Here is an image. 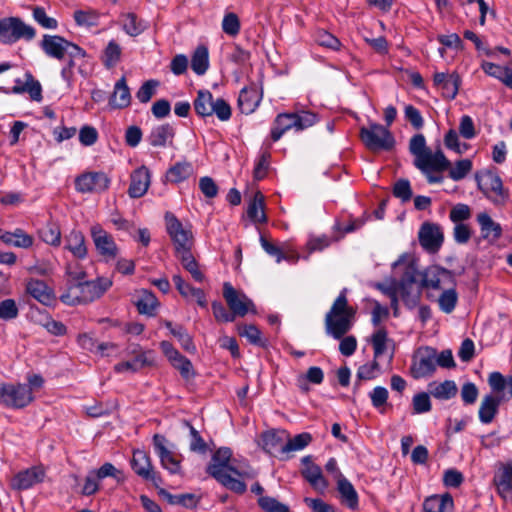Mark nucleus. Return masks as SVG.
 Instances as JSON below:
<instances>
[{
	"instance_id": "f257e3e1",
	"label": "nucleus",
	"mask_w": 512,
	"mask_h": 512,
	"mask_svg": "<svg viewBox=\"0 0 512 512\" xmlns=\"http://www.w3.org/2000/svg\"><path fill=\"white\" fill-rule=\"evenodd\" d=\"M347 289L344 288L333 302L325 316V331L334 339L341 340L339 351L344 356H351L357 348V340L354 336L344 335L352 328L356 309L348 304Z\"/></svg>"
},
{
	"instance_id": "f03ea898",
	"label": "nucleus",
	"mask_w": 512,
	"mask_h": 512,
	"mask_svg": "<svg viewBox=\"0 0 512 512\" xmlns=\"http://www.w3.org/2000/svg\"><path fill=\"white\" fill-rule=\"evenodd\" d=\"M232 457V451L230 448L222 447L219 448L212 456L211 463L207 466V473L216 479L221 485L227 489L237 493L243 494L247 486L246 484L233 477L232 474L240 476L236 468L229 465V461Z\"/></svg>"
},
{
	"instance_id": "7ed1b4c3",
	"label": "nucleus",
	"mask_w": 512,
	"mask_h": 512,
	"mask_svg": "<svg viewBox=\"0 0 512 512\" xmlns=\"http://www.w3.org/2000/svg\"><path fill=\"white\" fill-rule=\"evenodd\" d=\"M113 282L108 277H98L92 281L71 283L67 292L60 299L67 305L87 304L99 299L112 286Z\"/></svg>"
},
{
	"instance_id": "20e7f679",
	"label": "nucleus",
	"mask_w": 512,
	"mask_h": 512,
	"mask_svg": "<svg viewBox=\"0 0 512 512\" xmlns=\"http://www.w3.org/2000/svg\"><path fill=\"white\" fill-rule=\"evenodd\" d=\"M360 139L367 149L373 152L391 151L395 146V138L388 127L370 122L360 128Z\"/></svg>"
},
{
	"instance_id": "39448f33",
	"label": "nucleus",
	"mask_w": 512,
	"mask_h": 512,
	"mask_svg": "<svg viewBox=\"0 0 512 512\" xmlns=\"http://www.w3.org/2000/svg\"><path fill=\"white\" fill-rule=\"evenodd\" d=\"M414 166L426 176L430 184H434L443 181L441 173L449 169L451 163L441 150L435 153L430 150L424 155H420L418 159H414Z\"/></svg>"
},
{
	"instance_id": "423d86ee",
	"label": "nucleus",
	"mask_w": 512,
	"mask_h": 512,
	"mask_svg": "<svg viewBox=\"0 0 512 512\" xmlns=\"http://www.w3.org/2000/svg\"><path fill=\"white\" fill-rule=\"evenodd\" d=\"M34 400L33 391L26 383H0V405L11 409H22Z\"/></svg>"
},
{
	"instance_id": "0eeeda50",
	"label": "nucleus",
	"mask_w": 512,
	"mask_h": 512,
	"mask_svg": "<svg viewBox=\"0 0 512 512\" xmlns=\"http://www.w3.org/2000/svg\"><path fill=\"white\" fill-rule=\"evenodd\" d=\"M35 36V28L26 24L19 17H7L0 19V42L3 44L11 45L21 39L31 41Z\"/></svg>"
},
{
	"instance_id": "6e6552de",
	"label": "nucleus",
	"mask_w": 512,
	"mask_h": 512,
	"mask_svg": "<svg viewBox=\"0 0 512 512\" xmlns=\"http://www.w3.org/2000/svg\"><path fill=\"white\" fill-rule=\"evenodd\" d=\"M167 232L173 241L177 255L191 250L193 235L189 228L183 226L178 218L171 212L165 214Z\"/></svg>"
},
{
	"instance_id": "1a4fd4ad",
	"label": "nucleus",
	"mask_w": 512,
	"mask_h": 512,
	"mask_svg": "<svg viewBox=\"0 0 512 512\" xmlns=\"http://www.w3.org/2000/svg\"><path fill=\"white\" fill-rule=\"evenodd\" d=\"M223 297L235 318L244 317L249 312L256 313L253 301L244 293L237 291L229 282L223 285Z\"/></svg>"
},
{
	"instance_id": "9d476101",
	"label": "nucleus",
	"mask_w": 512,
	"mask_h": 512,
	"mask_svg": "<svg viewBox=\"0 0 512 512\" xmlns=\"http://www.w3.org/2000/svg\"><path fill=\"white\" fill-rule=\"evenodd\" d=\"M410 370L415 379L432 375L436 370V349L419 348L413 357Z\"/></svg>"
},
{
	"instance_id": "9b49d317",
	"label": "nucleus",
	"mask_w": 512,
	"mask_h": 512,
	"mask_svg": "<svg viewBox=\"0 0 512 512\" xmlns=\"http://www.w3.org/2000/svg\"><path fill=\"white\" fill-rule=\"evenodd\" d=\"M90 235L97 253L106 261L114 260L118 255V247L114 238L99 224L90 228Z\"/></svg>"
},
{
	"instance_id": "f8f14e48",
	"label": "nucleus",
	"mask_w": 512,
	"mask_h": 512,
	"mask_svg": "<svg viewBox=\"0 0 512 512\" xmlns=\"http://www.w3.org/2000/svg\"><path fill=\"white\" fill-rule=\"evenodd\" d=\"M12 65L8 62L0 64V74L9 70ZM0 91L4 93L23 94L28 93L31 100L40 102L42 100V87L38 80H36L31 73L24 74V86H20V79L15 80V85L11 90L0 87Z\"/></svg>"
},
{
	"instance_id": "ddd939ff",
	"label": "nucleus",
	"mask_w": 512,
	"mask_h": 512,
	"mask_svg": "<svg viewBox=\"0 0 512 512\" xmlns=\"http://www.w3.org/2000/svg\"><path fill=\"white\" fill-rule=\"evenodd\" d=\"M153 446L155 453L160 459L161 466L170 474L181 473V461L177 455L168 447V440L165 436L155 434L153 436Z\"/></svg>"
},
{
	"instance_id": "4468645a",
	"label": "nucleus",
	"mask_w": 512,
	"mask_h": 512,
	"mask_svg": "<svg viewBox=\"0 0 512 512\" xmlns=\"http://www.w3.org/2000/svg\"><path fill=\"white\" fill-rule=\"evenodd\" d=\"M109 185L110 179L104 172H86L75 179V189L80 193H101Z\"/></svg>"
},
{
	"instance_id": "2eb2a0df",
	"label": "nucleus",
	"mask_w": 512,
	"mask_h": 512,
	"mask_svg": "<svg viewBox=\"0 0 512 512\" xmlns=\"http://www.w3.org/2000/svg\"><path fill=\"white\" fill-rule=\"evenodd\" d=\"M131 467L139 477L146 481H151L154 486L158 487L162 484L159 472L154 469L151 458L145 451L136 450L133 452Z\"/></svg>"
},
{
	"instance_id": "dca6fc26",
	"label": "nucleus",
	"mask_w": 512,
	"mask_h": 512,
	"mask_svg": "<svg viewBox=\"0 0 512 512\" xmlns=\"http://www.w3.org/2000/svg\"><path fill=\"white\" fill-rule=\"evenodd\" d=\"M421 286L431 289H444L454 286V276L451 271L439 267L430 266L422 274Z\"/></svg>"
},
{
	"instance_id": "f3484780",
	"label": "nucleus",
	"mask_w": 512,
	"mask_h": 512,
	"mask_svg": "<svg viewBox=\"0 0 512 512\" xmlns=\"http://www.w3.org/2000/svg\"><path fill=\"white\" fill-rule=\"evenodd\" d=\"M444 236L439 225L424 223L419 231L420 245L429 253H436L442 246Z\"/></svg>"
},
{
	"instance_id": "a211bd4d",
	"label": "nucleus",
	"mask_w": 512,
	"mask_h": 512,
	"mask_svg": "<svg viewBox=\"0 0 512 512\" xmlns=\"http://www.w3.org/2000/svg\"><path fill=\"white\" fill-rule=\"evenodd\" d=\"M493 484L504 501L512 502V462L500 464L494 474Z\"/></svg>"
},
{
	"instance_id": "6ab92c4d",
	"label": "nucleus",
	"mask_w": 512,
	"mask_h": 512,
	"mask_svg": "<svg viewBox=\"0 0 512 512\" xmlns=\"http://www.w3.org/2000/svg\"><path fill=\"white\" fill-rule=\"evenodd\" d=\"M417 270L413 264H408L405 267V271L403 277L400 281V295L402 300L409 306H414L417 304L420 291L417 289L415 292H412L411 289L413 285L417 282Z\"/></svg>"
},
{
	"instance_id": "aec40b11",
	"label": "nucleus",
	"mask_w": 512,
	"mask_h": 512,
	"mask_svg": "<svg viewBox=\"0 0 512 512\" xmlns=\"http://www.w3.org/2000/svg\"><path fill=\"white\" fill-rule=\"evenodd\" d=\"M135 354V357L131 361H124L117 363L114 366V370L117 373H124L127 371L137 372L144 367L153 366L154 365V356L152 351H142L139 346L135 347L132 351Z\"/></svg>"
},
{
	"instance_id": "412c9836",
	"label": "nucleus",
	"mask_w": 512,
	"mask_h": 512,
	"mask_svg": "<svg viewBox=\"0 0 512 512\" xmlns=\"http://www.w3.org/2000/svg\"><path fill=\"white\" fill-rule=\"evenodd\" d=\"M45 471L40 466H34L17 473L11 480V487L15 490H27L43 482Z\"/></svg>"
},
{
	"instance_id": "4be33fe9",
	"label": "nucleus",
	"mask_w": 512,
	"mask_h": 512,
	"mask_svg": "<svg viewBox=\"0 0 512 512\" xmlns=\"http://www.w3.org/2000/svg\"><path fill=\"white\" fill-rule=\"evenodd\" d=\"M151 184V174L147 167L141 166L134 170L130 175V185L128 195L131 198H140L144 196Z\"/></svg>"
},
{
	"instance_id": "5701e85b",
	"label": "nucleus",
	"mask_w": 512,
	"mask_h": 512,
	"mask_svg": "<svg viewBox=\"0 0 512 512\" xmlns=\"http://www.w3.org/2000/svg\"><path fill=\"white\" fill-rule=\"evenodd\" d=\"M67 42L62 36L44 34L39 46L48 57L61 61L66 56Z\"/></svg>"
},
{
	"instance_id": "b1692460",
	"label": "nucleus",
	"mask_w": 512,
	"mask_h": 512,
	"mask_svg": "<svg viewBox=\"0 0 512 512\" xmlns=\"http://www.w3.org/2000/svg\"><path fill=\"white\" fill-rule=\"evenodd\" d=\"M486 196L496 205H503L508 200V191L504 188L502 179L494 173H488L485 177Z\"/></svg>"
},
{
	"instance_id": "393cba45",
	"label": "nucleus",
	"mask_w": 512,
	"mask_h": 512,
	"mask_svg": "<svg viewBox=\"0 0 512 512\" xmlns=\"http://www.w3.org/2000/svg\"><path fill=\"white\" fill-rule=\"evenodd\" d=\"M434 85L441 90L443 97L448 100H453L459 90L460 77L456 73L446 74L443 72H437L433 77Z\"/></svg>"
},
{
	"instance_id": "a878e982",
	"label": "nucleus",
	"mask_w": 512,
	"mask_h": 512,
	"mask_svg": "<svg viewBox=\"0 0 512 512\" xmlns=\"http://www.w3.org/2000/svg\"><path fill=\"white\" fill-rule=\"evenodd\" d=\"M64 249L68 250L75 259L84 260L88 255L86 239L82 231L72 229L64 237Z\"/></svg>"
},
{
	"instance_id": "bb28decb",
	"label": "nucleus",
	"mask_w": 512,
	"mask_h": 512,
	"mask_svg": "<svg viewBox=\"0 0 512 512\" xmlns=\"http://www.w3.org/2000/svg\"><path fill=\"white\" fill-rule=\"evenodd\" d=\"M175 129L169 124H160L152 128L147 136L148 143L155 148H165L173 145Z\"/></svg>"
},
{
	"instance_id": "cd10ccee",
	"label": "nucleus",
	"mask_w": 512,
	"mask_h": 512,
	"mask_svg": "<svg viewBox=\"0 0 512 512\" xmlns=\"http://www.w3.org/2000/svg\"><path fill=\"white\" fill-rule=\"evenodd\" d=\"M302 463L305 465L302 470V475L305 480H307L315 490L324 492L328 487V482L325 480L320 466L312 462L311 456L303 457Z\"/></svg>"
},
{
	"instance_id": "c85d7f7f",
	"label": "nucleus",
	"mask_w": 512,
	"mask_h": 512,
	"mask_svg": "<svg viewBox=\"0 0 512 512\" xmlns=\"http://www.w3.org/2000/svg\"><path fill=\"white\" fill-rule=\"evenodd\" d=\"M477 222L480 226L481 237L490 244L496 243L502 236V227L495 222L486 212L477 215Z\"/></svg>"
},
{
	"instance_id": "c756f323",
	"label": "nucleus",
	"mask_w": 512,
	"mask_h": 512,
	"mask_svg": "<svg viewBox=\"0 0 512 512\" xmlns=\"http://www.w3.org/2000/svg\"><path fill=\"white\" fill-rule=\"evenodd\" d=\"M289 435L286 431H267L262 435L263 449L271 455L286 454L285 444Z\"/></svg>"
},
{
	"instance_id": "7c9ffc66",
	"label": "nucleus",
	"mask_w": 512,
	"mask_h": 512,
	"mask_svg": "<svg viewBox=\"0 0 512 512\" xmlns=\"http://www.w3.org/2000/svg\"><path fill=\"white\" fill-rule=\"evenodd\" d=\"M262 94L258 91L256 85L244 87L238 97V106L242 113L251 114L259 106Z\"/></svg>"
},
{
	"instance_id": "2f4dec72",
	"label": "nucleus",
	"mask_w": 512,
	"mask_h": 512,
	"mask_svg": "<svg viewBox=\"0 0 512 512\" xmlns=\"http://www.w3.org/2000/svg\"><path fill=\"white\" fill-rule=\"evenodd\" d=\"M260 243L263 250L270 256L274 257L277 263H280L282 260L296 262L298 259L297 253L290 250L288 243H283L279 247L269 242L264 237L260 238Z\"/></svg>"
},
{
	"instance_id": "473e14b6",
	"label": "nucleus",
	"mask_w": 512,
	"mask_h": 512,
	"mask_svg": "<svg viewBox=\"0 0 512 512\" xmlns=\"http://www.w3.org/2000/svg\"><path fill=\"white\" fill-rule=\"evenodd\" d=\"M131 103L130 89L127 85L126 78H120L114 85L113 93L109 99V105L112 108H126Z\"/></svg>"
},
{
	"instance_id": "72a5a7b5",
	"label": "nucleus",
	"mask_w": 512,
	"mask_h": 512,
	"mask_svg": "<svg viewBox=\"0 0 512 512\" xmlns=\"http://www.w3.org/2000/svg\"><path fill=\"white\" fill-rule=\"evenodd\" d=\"M453 498L449 493L431 495L424 500V512H453Z\"/></svg>"
},
{
	"instance_id": "f704fd0d",
	"label": "nucleus",
	"mask_w": 512,
	"mask_h": 512,
	"mask_svg": "<svg viewBox=\"0 0 512 512\" xmlns=\"http://www.w3.org/2000/svg\"><path fill=\"white\" fill-rule=\"evenodd\" d=\"M173 282L179 293L186 299H194L200 307L207 306L206 296L203 290L192 287L186 283L180 275L173 276Z\"/></svg>"
},
{
	"instance_id": "c9c22d12",
	"label": "nucleus",
	"mask_w": 512,
	"mask_h": 512,
	"mask_svg": "<svg viewBox=\"0 0 512 512\" xmlns=\"http://www.w3.org/2000/svg\"><path fill=\"white\" fill-rule=\"evenodd\" d=\"M502 400H504V396L486 395L483 398L479 408V420L483 424L493 421Z\"/></svg>"
},
{
	"instance_id": "e433bc0d",
	"label": "nucleus",
	"mask_w": 512,
	"mask_h": 512,
	"mask_svg": "<svg viewBox=\"0 0 512 512\" xmlns=\"http://www.w3.org/2000/svg\"><path fill=\"white\" fill-rule=\"evenodd\" d=\"M295 117L294 113H280L276 116L273 121L271 128V139L273 142H277L281 139L283 134L290 129H295Z\"/></svg>"
},
{
	"instance_id": "4c0bfd02",
	"label": "nucleus",
	"mask_w": 512,
	"mask_h": 512,
	"mask_svg": "<svg viewBox=\"0 0 512 512\" xmlns=\"http://www.w3.org/2000/svg\"><path fill=\"white\" fill-rule=\"evenodd\" d=\"M337 489L341 496V501L348 508L356 510L359 505L358 493L352 483L345 477H340L337 481Z\"/></svg>"
},
{
	"instance_id": "58836bf2",
	"label": "nucleus",
	"mask_w": 512,
	"mask_h": 512,
	"mask_svg": "<svg viewBox=\"0 0 512 512\" xmlns=\"http://www.w3.org/2000/svg\"><path fill=\"white\" fill-rule=\"evenodd\" d=\"M0 240L6 245L25 249L31 247L34 242L33 237L22 229H16L13 232H3L0 235Z\"/></svg>"
},
{
	"instance_id": "ea45409f",
	"label": "nucleus",
	"mask_w": 512,
	"mask_h": 512,
	"mask_svg": "<svg viewBox=\"0 0 512 512\" xmlns=\"http://www.w3.org/2000/svg\"><path fill=\"white\" fill-rule=\"evenodd\" d=\"M429 394L439 400H449L456 396L457 386L452 380H445L442 383L431 382L428 385Z\"/></svg>"
},
{
	"instance_id": "a19ab883",
	"label": "nucleus",
	"mask_w": 512,
	"mask_h": 512,
	"mask_svg": "<svg viewBox=\"0 0 512 512\" xmlns=\"http://www.w3.org/2000/svg\"><path fill=\"white\" fill-rule=\"evenodd\" d=\"M483 71L512 90V69L506 66H500L492 62H484L482 64Z\"/></svg>"
},
{
	"instance_id": "79ce46f5",
	"label": "nucleus",
	"mask_w": 512,
	"mask_h": 512,
	"mask_svg": "<svg viewBox=\"0 0 512 512\" xmlns=\"http://www.w3.org/2000/svg\"><path fill=\"white\" fill-rule=\"evenodd\" d=\"M193 173L192 164L184 160L171 166L166 173V178L169 182L177 184L188 179Z\"/></svg>"
},
{
	"instance_id": "37998d69",
	"label": "nucleus",
	"mask_w": 512,
	"mask_h": 512,
	"mask_svg": "<svg viewBox=\"0 0 512 512\" xmlns=\"http://www.w3.org/2000/svg\"><path fill=\"white\" fill-rule=\"evenodd\" d=\"M120 22L123 30L132 37L140 35L147 28L146 23L132 12L121 14Z\"/></svg>"
},
{
	"instance_id": "c03bdc74",
	"label": "nucleus",
	"mask_w": 512,
	"mask_h": 512,
	"mask_svg": "<svg viewBox=\"0 0 512 512\" xmlns=\"http://www.w3.org/2000/svg\"><path fill=\"white\" fill-rule=\"evenodd\" d=\"M26 292L42 304H48L51 299V291L44 281L30 279L26 284Z\"/></svg>"
},
{
	"instance_id": "a18cd8bd",
	"label": "nucleus",
	"mask_w": 512,
	"mask_h": 512,
	"mask_svg": "<svg viewBox=\"0 0 512 512\" xmlns=\"http://www.w3.org/2000/svg\"><path fill=\"white\" fill-rule=\"evenodd\" d=\"M247 217L253 223H265L267 216L264 211V196L257 192L247 207Z\"/></svg>"
},
{
	"instance_id": "49530a36",
	"label": "nucleus",
	"mask_w": 512,
	"mask_h": 512,
	"mask_svg": "<svg viewBox=\"0 0 512 512\" xmlns=\"http://www.w3.org/2000/svg\"><path fill=\"white\" fill-rule=\"evenodd\" d=\"M215 99L208 90H199L197 97L194 100V109L196 113L201 117H207L213 115V103Z\"/></svg>"
},
{
	"instance_id": "de8ad7c7",
	"label": "nucleus",
	"mask_w": 512,
	"mask_h": 512,
	"mask_svg": "<svg viewBox=\"0 0 512 512\" xmlns=\"http://www.w3.org/2000/svg\"><path fill=\"white\" fill-rule=\"evenodd\" d=\"M164 325L167 329H169L170 333L177 338L182 348L190 353L196 351V347L193 343L192 337L187 332V330L181 325H173L170 321H165Z\"/></svg>"
},
{
	"instance_id": "09e8293b",
	"label": "nucleus",
	"mask_w": 512,
	"mask_h": 512,
	"mask_svg": "<svg viewBox=\"0 0 512 512\" xmlns=\"http://www.w3.org/2000/svg\"><path fill=\"white\" fill-rule=\"evenodd\" d=\"M324 373L320 367L312 366L307 370V373L300 375L297 378V386L303 392L309 391L308 382L319 385L323 382Z\"/></svg>"
},
{
	"instance_id": "8fccbe9b",
	"label": "nucleus",
	"mask_w": 512,
	"mask_h": 512,
	"mask_svg": "<svg viewBox=\"0 0 512 512\" xmlns=\"http://www.w3.org/2000/svg\"><path fill=\"white\" fill-rule=\"evenodd\" d=\"M39 237L46 244L59 247L61 244V229L55 222H48L39 230Z\"/></svg>"
},
{
	"instance_id": "3c124183",
	"label": "nucleus",
	"mask_w": 512,
	"mask_h": 512,
	"mask_svg": "<svg viewBox=\"0 0 512 512\" xmlns=\"http://www.w3.org/2000/svg\"><path fill=\"white\" fill-rule=\"evenodd\" d=\"M209 68V53L205 46H198L191 59V69L197 75H204Z\"/></svg>"
},
{
	"instance_id": "603ef678",
	"label": "nucleus",
	"mask_w": 512,
	"mask_h": 512,
	"mask_svg": "<svg viewBox=\"0 0 512 512\" xmlns=\"http://www.w3.org/2000/svg\"><path fill=\"white\" fill-rule=\"evenodd\" d=\"M371 343L373 346L374 359L378 360L388 352L389 344L392 343V340L388 338L386 330L381 328L372 334Z\"/></svg>"
},
{
	"instance_id": "864d4df0",
	"label": "nucleus",
	"mask_w": 512,
	"mask_h": 512,
	"mask_svg": "<svg viewBox=\"0 0 512 512\" xmlns=\"http://www.w3.org/2000/svg\"><path fill=\"white\" fill-rule=\"evenodd\" d=\"M489 385L494 392L503 393L504 399L512 397V378L507 381L501 373L493 372L489 376Z\"/></svg>"
},
{
	"instance_id": "5fc2aeb1",
	"label": "nucleus",
	"mask_w": 512,
	"mask_h": 512,
	"mask_svg": "<svg viewBox=\"0 0 512 512\" xmlns=\"http://www.w3.org/2000/svg\"><path fill=\"white\" fill-rule=\"evenodd\" d=\"M380 374L381 368L378 363V360L376 359H373V361L361 365L357 370V381L355 382V388H357L360 385L361 381L375 379Z\"/></svg>"
},
{
	"instance_id": "6e6d98bb",
	"label": "nucleus",
	"mask_w": 512,
	"mask_h": 512,
	"mask_svg": "<svg viewBox=\"0 0 512 512\" xmlns=\"http://www.w3.org/2000/svg\"><path fill=\"white\" fill-rule=\"evenodd\" d=\"M121 54L122 48L120 45L114 40L109 41L103 51V65L108 69L115 67L121 59Z\"/></svg>"
},
{
	"instance_id": "4d7b16f0",
	"label": "nucleus",
	"mask_w": 512,
	"mask_h": 512,
	"mask_svg": "<svg viewBox=\"0 0 512 512\" xmlns=\"http://www.w3.org/2000/svg\"><path fill=\"white\" fill-rule=\"evenodd\" d=\"M138 312L148 316H153L158 302L154 294L147 290H143L140 298L136 302Z\"/></svg>"
},
{
	"instance_id": "13d9d810",
	"label": "nucleus",
	"mask_w": 512,
	"mask_h": 512,
	"mask_svg": "<svg viewBox=\"0 0 512 512\" xmlns=\"http://www.w3.org/2000/svg\"><path fill=\"white\" fill-rule=\"evenodd\" d=\"M239 335L246 337L247 340L256 346L266 347L267 339L262 337L261 331L255 325H243L238 328Z\"/></svg>"
},
{
	"instance_id": "bf43d9fd",
	"label": "nucleus",
	"mask_w": 512,
	"mask_h": 512,
	"mask_svg": "<svg viewBox=\"0 0 512 512\" xmlns=\"http://www.w3.org/2000/svg\"><path fill=\"white\" fill-rule=\"evenodd\" d=\"M443 290L444 291L438 299V303L440 309L443 312L449 314L454 310L457 304L458 296L453 286L445 287Z\"/></svg>"
},
{
	"instance_id": "052dcab7",
	"label": "nucleus",
	"mask_w": 512,
	"mask_h": 512,
	"mask_svg": "<svg viewBox=\"0 0 512 512\" xmlns=\"http://www.w3.org/2000/svg\"><path fill=\"white\" fill-rule=\"evenodd\" d=\"M100 14L94 9L77 10L74 20L78 26L93 27L98 25Z\"/></svg>"
},
{
	"instance_id": "680f3d73",
	"label": "nucleus",
	"mask_w": 512,
	"mask_h": 512,
	"mask_svg": "<svg viewBox=\"0 0 512 512\" xmlns=\"http://www.w3.org/2000/svg\"><path fill=\"white\" fill-rule=\"evenodd\" d=\"M32 16L34 21L44 29L55 30L58 28V21L48 16L42 6L32 7Z\"/></svg>"
},
{
	"instance_id": "e2e57ef3",
	"label": "nucleus",
	"mask_w": 512,
	"mask_h": 512,
	"mask_svg": "<svg viewBox=\"0 0 512 512\" xmlns=\"http://www.w3.org/2000/svg\"><path fill=\"white\" fill-rule=\"evenodd\" d=\"M178 257L180 258L183 267L191 274L195 281L202 282L204 280V275L199 270L198 264L190 251L178 255Z\"/></svg>"
},
{
	"instance_id": "0e129e2a",
	"label": "nucleus",
	"mask_w": 512,
	"mask_h": 512,
	"mask_svg": "<svg viewBox=\"0 0 512 512\" xmlns=\"http://www.w3.org/2000/svg\"><path fill=\"white\" fill-rule=\"evenodd\" d=\"M170 363L180 372L184 379H190L194 376V370L191 361L180 352L170 361Z\"/></svg>"
},
{
	"instance_id": "69168bd1",
	"label": "nucleus",
	"mask_w": 512,
	"mask_h": 512,
	"mask_svg": "<svg viewBox=\"0 0 512 512\" xmlns=\"http://www.w3.org/2000/svg\"><path fill=\"white\" fill-rule=\"evenodd\" d=\"M286 440L287 441L284 448L286 454H288L290 452L300 451L304 449L306 446L310 444V442L312 441V437L309 433L304 432L294 436L293 438H287Z\"/></svg>"
},
{
	"instance_id": "338daca9",
	"label": "nucleus",
	"mask_w": 512,
	"mask_h": 512,
	"mask_svg": "<svg viewBox=\"0 0 512 512\" xmlns=\"http://www.w3.org/2000/svg\"><path fill=\"white\" fill-rule=\"evenodd\" d=\"M314 39L318 45L334 51L339 50L341 46L339 39L326 30H318Z\"/></svg>"
},
{
	"instance_id": "774afa93",
	"label": "nucleus",
	"mask_w": 512,
	"mask_h": 512,
	"mask_svg": "<svg viewBox=\"0 0 512 512\" xmlns=\"http://www.w3.org/2000/svg\"><path fill=\"white\" fill-rule=\"evenodd\" d=\"M258 505L265 512H290L287 505L269 496H261L258 499Z\"/></svg>"
}]
</instances>
